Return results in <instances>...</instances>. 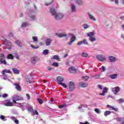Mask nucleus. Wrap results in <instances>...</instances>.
<instances>
[{
    "label": "nucleus",
    "mask_w": 124,
    "mask_h": 124,
    "mask_svg": "<svg viewBox=\"0 0 124 124\" xmlns=\"http://www.w3.org/2000/svg\"><path fill=\"white\" fill-rule=\"evenodd\" d=\"M13 102L16 105L17 107H19L21 108L22 111H24L25 109H27V104L26 103H17L16 101H18L19 100H24L23 97L18 95H14L12 97Z\"/></svg>",
    "instance_id": "1"
},
{
    "label": "nucleus",
    "mask_w": 124,
    "mask_h": 124,
    "mask_svg": "<svg viewBox=\"0 0 124 124\" xmlns=\"http://www.w3.org/2000/svg\"><path fill=\"white\" fill-rule=\"evenodd\" d=\"M50 12L53 16H55V19L57 20L62 19L64 16L63 14L62 13H57L54 8H51L50 9Z\"/></svg>",
    "instance_id": "2"
},
{
    "label": "nucleus",
    "mask_w": 124,
    "mask_h": 124,
    "mask_svg": "<svg viewBox=\"0 0 124 124\" xmlns=\"http://www.w3.org/2000/svg\"><path fill=\"white\" fill-rule=\"evenodd\" d=\"M4 44L6 46V48L8 50H10L12 48V44L11 43L10 41L4 39Z\"/></svg>",
    "instance_id": "3"
},
{
    "label": "nucleus",
    "mask_w": 124,
    "mask_h": 124,
    "mask_svg": "<svg viewBox=\"0 0 124 124\" xmlns=\"http://www.w3.org/2000/svg\"><path fill=\"white\" fill-rule=\"evenodd\" d=\"M2 103L5 106H13V102H11L10 99H6L2 101Z\"/></svg>",
    "instance_id": "4"
},
{
    "label": "nucleus",
    "mask_w": 124,
    "mask_h": 124,
    "mask_svg": "<svg viewBox=\"0 0 124 124\" xmlns=\"http://www.w3.org/2000/svg\"><path fill=\"white\" fill-rule=\"evenodd\" d=\"M38 61H39V58L37 56L33 57L31 59V62L32 64H35Z\"/></svg>",
    "instance_id": "5"
},
{
    "label": "nucleus",
    "mask_w": 124,
    "mask_h": 124,
    "mask_svg": "<svg viewBox=\"0 0 124 124\" xmlns=\"http://www.w3.org/2000/svg\"><path fill=\"white\" fill-rule=\"evenodd\" d=\"M96 58L99 61H101V62H104V61H106V57L103 55H97L96 56Z\"/></svg>",
    "instance_id": "6"
},
{
    "label": "nucleus",
    "mask_w": 124,
    "mask_h": 124,
    "mask_svg": "<svg viewBox=\"0 0 124 124\" xmlns=\"http://www.w3.org/2000/svg\"><path fill=\"white\" fill-rule=\"evenodd\" d=\"M0 63L2 64H6L7 62L5 61V56H4V55L1 54L0 56Z\"/></svg>",
    "instance_id": "7"
},
{
    "label": "nucleus",
    "mask_w": 124,
    "mask_h": 124,
    "mask_svg": "<svg viewBox=\"0 0 124 124\" xmlns=\"http://www.w3.org/2000/svg\"><path fill=\"white\" fill-rule=\"evenodd\" d=\"M120 87L118 86L111 88V91L113 92L114 94H117V93L120 92Z\"/></svg>",
    "instance_id": "8"
},
{
    "label": "nucleus",
    "mask_w": 124,
    "mask_h": 124,
    "mask_svg": "<svg viewBox=\"0 0 124 124\" xmlns=\"http://www.w3.org/2000/svg\"><path fill=\"white\" fill-rule=\"evenodd\" d=\"M70 36H71V41L68 43V44L71 45L76 40V37L73 34H70Z\"/></svg>",
    "instance_id": "9"
},
{
    "label": "nucleus",
    "mask_w": 124,
    "mask_h": 124,
    "mask_svg": "<svg viewBox=\"0 0 124 124\" xmlns=\"http://www.w3.org/2000/svg\"><path fill=\"white\" fill-rule=\"evenodd\" d=\"M75 90V85L74 83L72 81L69 82V90L71 92H73Z\"/></svg>",
    "instance_id": "10"
},
{
    "label": "nucleus",
    "mask_w": 124,
    "mask_h": 124,
    "mask_svg": "<svg viewBox=\"0 0 124 124\" xmlns=\"http://www.w3.org/2000/svg\"><path fill=\"white\" fill-rule=\"evenodd\" d=\"M71 11L73 13H75L77 11V8H76V5L73 3L71 4Z\"/></svg>",
    "instance_id": "11"
},
{
    "label": "nucleus",
    "mask_w": 124,
    "mask_h": 124,
    "mask_svg": "<svg viewBox=\"0 0 124 124\" xmlns=\"http://www.w3.org/2000/svg\"><path fill=\"white\" fill-rule=\"evenodd\" d=\"M75 2L79 6H83L84 5V1L82 0H75Z\"/></svg>",
    "instance_id": "12"
},
{
    "label": "nucleus",
    "mask_w": 124,
    "mask_h": 124,
    "mask_svg": "<svg viewBox=\"0 0 124 124\" xmlns=\"http://www.w3.org/2000/svg\"><path fill=\"white\" fill-rule=\"evenodd\" d=\"M52 40L50 38H47L45 41V44L46 46H49L52 43Z\"/></svg>",
    "instance_id": "13"
},
{
    "label": "nucleus",
    "mask_w": 124,
    "mask_h": 124,
    "mask_svg": "<svg viewBox=\"0 0 124 124\" xmlns=\"http://www.w3.org/2000/svg\"><path fill=\"white\" fill-rule=\"evenodd\" d=\"M15 85V88L18 91V92H21L22 88H21V86H20V84L17 83H16L14 84Z\"/></svg>",
    "instance_id": "14"
},
{
    "label": "nucleus",
    "mask_w": 124,
    "mask_h": 124,
    "mask_svg": "<svg viewBox=\"0 0 124 124\" xmlns=\"http://www.w3.org/2000/svg\"><path fill=\"white\" fill-rule=\"evenodd\" d=\"M108 60L111 62H115L117 61V58L113 56H108Z\"/></svg>",
    "instance_id": "15"
},
{
    "label": "nucleus",
    "mask_w": 124,
    "mask_h": 124,
    "mask_svg": "<svg viewBox=\"0 0 124 124\" xmlns=\"http://www.w3.org/2000/svg\"><path fill=\"white\" fill-rule=\"evenodd\" d=\"M107 91H108V89L106 87H104L103 89V93H100L99 95H102V96H104L105 95V93H107Z\"/></svg>",
    "instance_id": "16"
},
{
    "label": "nucleus",
    "mask_w": 124,
    "mask_h": 124,
    "mask_svg": "<svg viewBox=\"0 0 124 124\" xmlns=\"http://www.w3.org/2000/svg\"><path fill=\"white\" fill-rule=\"evenodd\" d=\"M56 36H58V37L62 38V37H64L65 36H67V34L66 33H56Z\"/></svg>",
    "instance_id": "17"
},
{
    "label": "nucleus",
    "mask_w": 124,
    "mask_h": 124,
    "mask_svg": "<svg viewBox=\"0 0 124 124\" xmlns=\"http://www.w3.org/2000/svg\"><path fill=\"white\" fill-rule=\"evenodd\" d=\"M13 72L15 74H20V70L16 68H12Z\"/></svg>",
    "instance_id": "18"
},
{
    "label": "nucleus",
    "mask_w": 124,
    "mask_h": 124,
    "mask_svg": "<svg viewBox=\"0 0 124 124\" xmlns=\"http://www.w3.org/2000/svg\"><path fill=\"white\" fill-rule=\"evenodd\" d=\"M70 73H76V69L74 67H71L69 68Z\"/></svg>",
    "instance_id": "19"
},
{
    "label": "nucleus",
    "mask_w": 124,
    "mask_h": 124,
    "mask_svg": "<svg viewBox=\"0 0 124 124\" xmlns=\"http://www.w3.org/2000/svg\"><path fill=\"white\" fill-rule=\"evenodd\" d=\"M79 87L81 88H86V87H88V83H84V82H80L79 83Z\"/></svg>",
    "instance_id": "20"
},
{
    "label": "nucleus",
    "mask_w": 124,
    "mask_h": 124,
    "mask_svg": "<svg viewBox=\"0 0 124 124\" xmlns=\"http://www.w3.org/2000/svg\"><path fill=\"white\" fill-rule=\"evenodd\" d=\"M32 80V77L30 75H28L26 77V81L28 83H31Z\"/></svg>",
    "instance_id": "21"
},
{
    "label": "nucleus",
    "mask_w": 124,
    "mask_h": 124,
    "mask_svg": "<svg viewBox=\"0 0 124 124\" xmlns=\"http://www.w3.org/2000/svg\"><path fill=\"white\" fill-rule=\"evenodd\" d=\"M109 78H110V79H117L118 78V74H114L111 75L109 76Z\"/></svg>",
    "instance_id": "22"
},
{
    "label": "nucleus",
    "mask_w": 124,
    "mask_h": 124,
    "mask_svg": "<svg viewBox=\"0 0 124 124\" xmlns=\"http://www.w3.org/2000/svg\"><path fill=\"white\" fill-rule=\"evenodd\" d=\"M88 15L90 18V19H91V20H92V21H96V19H95L94 18V16H93L92 14H90V13H88Z\"/></svg>",
    "instance_id": "23"
},
{
    "label": "nucleus",
    "mask_w": 124,
    "mask_h": 124,
    "mask_svg": "<svg viewBox=\"0 0 124 124\" xmlns=\"http://www.w3.org/2000/svg\"><path fill=\"white\" fill-rule=\"evenodd\" d=\"M15 42L16 44L18 45L19 47H23V44L19 40H16Z\"/></svg>",
    "instance_id": "24"
},
{
    "label": "nucleus",
    "mask_w": 124,
    "mask_h": 124,
    "mask_svg": "<svg viewBox=\"0 0 124 124\" xmlns=\"http://www.w3.org/2000/svg\"><path fill=\"white\" fill-rule=\"evenodd\" d=\"M57 80L59 82H63L64 78L62 77L59 76L57 78Z\"/></svg>",
    "instance_id": "25"
},
{
    "label": "nucleus",
    "mask_w": 124,
    "mask_h": 124,
    "mask_svg": "<svg viewBox=\"0 0 124 124\" xmlns=\"http://www.w3.org/2000/svg\"><path fill=\"white\" fill-rule=\"evenodd\" d=\"M94 34H95L94 32H89L87 33V36H89V37H93Z\"/></svg>",
    "instance_id": "26"
},
{
    "label": "nucleus",
    "mask_w": 124,
    "mask_h": 124,
    "mask_svg": "<svg viewBox=\"0 0 124 124\" xmlns=\"http://www.w3.org/2000/svg\"><path fill=\"white\" fill-rule=\"evenodd\" d=\"M107 107L108 108H111V110H113L114 111H115V112H117L118 109L117 108H115L111 106H110L109 105H107Z\"/></svg>",
    "instance_id": "27"
},
{
    "label": "nucleus",
    "mask_w": 124,
    "mask_h": 124,
    "mask_svg": "<svg viewBox=\"0 0 124 124\" xmlns=\"http://www.w3.org/2000/svg\"><path fill=\"white\" fill-rule=\"evenodd\" d=\"M2 79H3V80H8V81L10 82V79L8 78V77L6 75L2 74Z\"/></svg>",
    "instance_id": "28"
},
{
    "label": "nucleus",
    "mask_w": 124,
    "mask_h": 124,
    "mask_svg": "<svg viewBox=\"0 0 124 124\" xmlns=\"http://www.w3.org/2000/svg\"><path fill=\"white\" fill-rule=\"evenodd\" d=\"M29 17H30V20L31 21H34V20H35V19H36V17H35V16L33 15H30L29 16Z\"/></svg>",
    "instance_id": "29"
},
{
    "label": "nucleus",
    "mask_w": 124,
    "mask_h": 124,
    "mask_svg": "<svg viewBox=\"0 0 124 124\" xmlns=\"http://www.w3.org/2000/svg\"><path fill=\"white\" fill-rule=\"evenodd\" d=\"M58 83L59 84V85H61V86H62L63 88H67V86H66V84H65V83H64L59 82Z\"/></svg>",
    "instance_id": "30"
},
{
    "label": "nucleus",
    "mask_w": 124,
    "mask_h": 124,
    "mask_svg": "<svg viewBox=\"0 0 124 124\" xmlns=\"http://www.w3.org/2000/svg\"><path fill=\"white\" fill-rule=\"evenodd\" d=\"M5 73H11V71L10 70H4L2 71V74H5Z\"/></svg>",
    "instance_id": "31"
},
{
    "label": "nucleus",
    "mask_w": 124,
    "mask_h": 124,
    "mask_svg": "<svg viewBox=\"0 0 124 124\" xmlns=\"http://www.w3.org/2000/svg\"><path fill=\"white\" fill-rule=\"evenodd\" d=\"M28 26H29V23L27 22H23L21 24V28H25L26 27H28Z\"/></svg>",
    "instance_id": "32"
},
{
    "label": "nucleus",
    "mask_w": 124,
    "mask_h": 124,
    "mask_svg": "<svg viewBox=\"0 0 124 124\" xmlns=\"http://www.w3.org/2000/svg\"><path fill=\"white\" fill-rule=\"evenodd\" d=\"M89 40L91 41V42H93L96 40V38H95L94 37H90L89 38Z\"/></svg>",
    "instance_id": "33"
},
{
    "label": "nucleus",
    "mask_w": 124,
    "mask_h": 124,
    "mask_svg": "<svg viewBox=\"0 0 124 124\" xmlns=\"http://www.w3.org/2000/svg\"><path fill=\"white\" fill-rule=\"evenodd\" d=\"M42 54L43 55H45L46 56V55H48V54H49V50L48 49H45L43 51Z\"/></svg>",
    "instance_id": "34"
},
{
    "label": "nucleus",
    "mask_w": 124,
    "mask_h": 124,
    "mask_svg": "<svg viewBox=\"0 0 124 124\" xmlns=\"http://www.w3.org/2000/svg\"><path fill=\"white\" fill-rule=\"evenodd\" d=\"M110 114H111V111L109 110H107L104 112V116H105V117H107L108 115H110Z\"/></svg>",
    "instance_id": "35"
},
{
    "label": "nucleus",
    "mask_w": 124,
    "mask_h": 124,
    "mask_svg": "<svg viewBox=\"0 0 124 124\" xmlns=\"http://www.w3.org/2000/svg\"><path fill=\"white\" fill-rule=\"evenodd\" d=\"M53 60H57L59 61L60 60V57L58 55H54L52 56Z\"/></svg>",
    "instance_id": "36"
},
{
    "label": "nucleus",
    "mask_w": 124,
    "mask_h": 124,
    "mask_svg": "<svg viewBox=\"0 0 124 124\" xmlns=\"http://www.w3.org/2000/svg\"><path fill=\"white\" fill-rule=\"evenodd\" d=\"M82 79L83 81H88L90 79V78L88 76H84L82 77Z\"/></svg>",
    "instance_id": "37"
},
{
    "label": "nucleus",
    "mask_w": 124,
    "mask_h": 124,
    "mask_svg": "<svg viewBox=\"0 0 124 124\" xmlns=\"http://www.w3.org/2000/svg\"><path fill=\"white\" fill-rule=\"evenodd\" d=\"M82 44H84L85 45H89V42L87 39H84L82 40Z\"/></svg>",
    "instance_id": "38"
},
{
    "label": "nucleus",
    "mask_w": 124,
    "mask_h": 124,
    "mask_svg": "<svg viewBox=\"0 0 124 124\" xmlns=\"http://www.w3.org/2000/svg\"><path fill=\"white\" fill-rule=\"evenodd\" d=\"M32 39L34 41V42H36V41H38V37L36 36H33L32 37Z\"/></svg>",
    "instance_id": "39"
},
{
    "label": "nucleus",
    "mask_w": 124,
    "mask_h": 124,
    "mask_svg": "<svg viewBox=\"0 0 124 124\" xmlns=\"http://www.w3.org/2000/svg\"><path fill=\"white\" fill-rule=\"evenodd\" d=\"M83 29H84V30L89 29L90 28V26L87 24H84L83 25Z\"/></svg>",
    "instance_id": "40"
},
{
    "label": "nucleus",
    "mask_w": 124,
    "mask_h": 124,
    "mask_svg": "<svg viewBox=\"0 0 124 124\" xmlns=\"http://www.w3.org/2000/svg\"><path fill=\"white\" fill-rule=\"evenodd\" d=\"M81 56L83 57V58H86V57H88V53H85V52H83L81 54Z\"/></svg>",
    "instance_id": "41"
},
{
    "label": "nucleus",
    "mask_w": 124,
    "mask_h": 124,
    "mask_svg": "<svg viewBox=\"0 0 124 124\" xmlns=\"http://www.w3.org/2000/svg\"><path fill=\"white\" fill-rule=\"evenodd\" d=\"M52 66H55V67H58L59 66V63L58 62H53L52 64Z\"/></svg>",
    "instance_id": "42"
},
{
    "label": "nucleus",
    "mask_w": 124,
    "mask_h": 124,
    "mask_svg": "<svg viewBox=\"0 0 124 124\" xmlns=\"http://www.w3.org/2000/svg\"><path fill=\"white\" fill-rule=\"evenodd\" d=\"M30 47H31L33 49H38V48H39V46H33L32 45H30Z\"/></svg>",
    "instance_id": "43"
},
{
    "label": "nucleus",
    "mask_w": 124,
    "mask_h": 124,
    "mask_svg": "<svg viewBox=\"0 0 124 124\" xmlns=\"http://www.w3.org/2000/svg\"><path fill=\"white\" fill-rule=\"evenodd\" d=\"M94 111L97 114H100V109H99V108H95L94 109Z\"/></svg>",
    "instance_id": "44"
},
{
    "label": "nucleus",
    "mask_w": 124,
    "mask_h": 124,
    "mask_svg": "<svg viewBox=\"0 0 124 124\" xmlns=\"http://www.w3.org/2000/svg\"><path fill=\"white\" fill-rule=\"evenodd\" d=\"M8 59H9L10 60H13V55L12 54H9L8 55Z\"/></svg>",
    "instance_id": "45"
},
{
    "label": "nucleus",
    "mask_w": 124,
    "mask_h": 124,
    "mask_svg": "<svg viewBox=\"0 0 124 124\" xmlns=\"http://www.w3.org/2000/svg\"><path fill=\"white\" fill-rule=\"evenodd\" d=\"M2 97H3V98H5L6 97H8V94H6V93H4L2 95Z\"/></svg>",
    "instance_id": "46"
},
{
    "label": "nucleus",
    "mask_w": 124,
    "mask_h": 124,
    "mask_svg": "<svg viewBox=\"0 0 124 124\" xmlns=\"http://www.w3.org/2000/svg\"><path fill=\"white\" fill-rule=\"evenodd\" d=\"M116 121L117 122H122V121H123V118H122L121 117H117L116 118Z\"/></svg>",
    "instance_id": "47"
},
{
    "label": "nucleus",
    "mask_w": 124,
    "mask_h": 124,
    "mask_svg": "<svg viewBox=\"0 0 124 124\" xmlns=\"http://www.w3.org/2000/svg\"><path fill=\"white\" fill-rule=\"evenodd\" d=\"M32 113L34 114V115H37V116H38V112H37V111L35 110H34L33 109V111H32Z\"/></svg>",
    "instance_id": "48"
},
{
    "label": "nucleus",
    "mask_w": 124,
    "mask_h": 124,
    "mask_svg": "<svg viewBox=\"0 0 124 124\" xmlns=\"http://www.w3.org/2000/svg\"><path fill=\"white\" fill-rule=\"evenodd\" d=\"M38 102H39V104H42L43 103V101L42 99L38 98Z\"/></svg>",
    "instance_id": "49"
},
{
    "label": "nucleus",
    "mask_w": 124,
    "mask_h": 124,
    "mask_svg": "<svg viewBox=\"0 0 124 124\" xmlns=\"http://www.w3.org/2000/svg\"><path fill=\"white\" fill-rule=\"evenodd\" d=\"M118 102H119V103H123V102H124V100L123 98H121V99H119L118 100Z\"/></svg>",
    "instance_id": "50"
},
{
    "label": "nucleus",
    "mask_w": 124,
    "mask_h": 124,
    "mask_svg": "<svg viewBox=\"0 0 124 124\" xmlns=\"http://www.w3.org/2000/svg\"><path fill=\"white\" fill-rule=\"evenodd\" d=\"M0 119L1 120H2V121H5V117L3 115H0Z\"/></svg>",
    "instance_id": "51"
},
{
    "label": "nucleus",
    "mask_w": 124,
    "mask_h": 124,
    "mask_svg": "<svg viewBox=\"0 0 124 124\" xmlns=\"http://www.w3.org/2000/svg\"><path fill=\"white\" fill-rule=\"evenodd\" d=\"M28 111H30V112H31V113H32V111H33V109H32V108H27Z\"/></svg>",
    "instance_id": "52"
},
{
    "label": "nucleus",
    "mask_w": 124,
    "mask_h": 124,
    "mask_svg": "<svg viewBox=\"0 0 124 124\" xmlns=\"http://www.w3.org/2000/svg\"><path fill=\"white\" fill-rule=\"evenodd\" d=\"M64 107H66V104H63V105L60 106L59 107V108H60V109H62V108H63Z\"/></svg>",
    "instance_id": "53"
},
{
    "label": "nucleus",
    "mask_w": 124,
    "mask_h": 124,
    "mask_svg": "<svg viewBox=\"0 0 124 124\" xmlns=\"http://www.w3.org/2000/svg\"><path fill=\"white\" fill-rule=\"evenodd\" d=\"M26 97L27 98L28 100L31 99V96L29 94H26Z\"/></svg>",
    "instance_id": "54"
},
{
    "label": "nucleus",
    "mask_w": 124,
    "mask_h": 124,
    "mask_svg": "<svg viewBox=\"0 0 124 124\" xmlns=\"http://www.w3.org/2000/svg\"><path fill=\"white\" fill-rule=\"evenodd\" d=\"M101 69H102V71H103V72H104V71H105V70H106L105 67L104 66H102Z\"/></svg>",
    "instance_id": "55"
},
{
    "label": "nucleus",
    "mask_w": 124,
    "mask_h": 124,
    "mask_svg": "<svg viewBox=\"0 0 124 124\" xmlns=\"http://www.w3.org/2000/svg\"><path fill=\"white\" fill-rule=\"evenodd\" d=\"M9 36L10 37H13V36H14L13 33L12 32L9 33Z\"/></svg>",
    "instance_id": "56"
},
{
    "label": "nucleus",
    "mask_w": 124,
    "mask_h": 124,
    "mask_svg": "<svg viewBox=\"0 0 124 124\" xmlns=\"http://www.w3.org/2000/svg\"><path fill=\"white\" fill-rule=\"evenodd\" d=\"M47 70L50 71V70H52L53 69V68L51 66H48L47 67Z\"/></svg>",
    "instance_id": "57"
},
{
    "label": "nucleus",
    "mask_w": 124,
    "mask_h": 124,
    "mask_svg": "<svg viewBox=\"0 0 124 124\" xmlns=\"http://www.w3.org/2000/svg\"><path fill=\"white\" fill-rule=\"evenodd\" d=\"M15 58L16 59H17V60H19V55H18V54H15Z\"/></svg>",
    "instance_id": "58"
},
{
    "label": "nucleus",
    "mask_w": 124,
    "mask_h": 124,
    "mask_svg": "<svg viewBox=\"0 0 124 124\" xmlns=\"http://www.w3.org/2000/svg\"><path fill=\"white\" fill-rule=\"evenodd\" d=\"M82 44H83V42L82 41H80V42H78V45H82Z\"/></svg>",
    "instance_id": "59"
},
{
    "label": "nucleus",
    "mask_w": 124,
    "mask_h": 124,
    "mask_svg": "<svg viewBox=\"0 0 124 124\" xmlns=\"http://www.w3.org/2000/svg\"><path fill=\"white\" fill-rule=\"evenodd\" d=\"M84 106H85L84 105H80V106H79V107H78V109H82V108H83V107H84Z\"/></svg>",
    "instance_id": "60"
},
{
    "label": "nucleus",
    "mask_w": 124,
    "mask_h": 124,
    "mask_svg": "<svg viewBox=\"0 0 124 124\" xmlns=\"http://www.w3.org/2000/svg\"><path fill=\"white\" fill-rule=\"evenodd\" d=\"M11 119H12V120H13V121H14V122H15L16 119V118H15V117H13V116H12V117H11Z\"/></svg>",
    "instance_id": "61"
},
{
    "label": "nucleus",
    "mask_w": 124,
    "mask_h": 124,
    "mask_svg": "<svg viewBox=\"0 0 124 124\" xmlns=\"http://www.w3.org/2000/svg\"><path fill=\"white\" fill-rule=\"evenodd\" d=\"M115 3L116 4H119V0H114Z\"/></svg>",
    "instance_id": "62"
},
{
    "label": "nucleus",
    "mask_w": 124,
    "mask_h": 124,
    "mask_svg": "<svg viewBox=\"0 0 124 124\" xmlns=\"http://www.w3.org/2000/svg\"><path fill=\"white\" fill-rule=\"evenodd\" d=\"M80 124H89L88 122H86L85 123H80Z\"/></svg>",
    "instance_id": "63"
},
{
    "label": "nucleus",
    "mask_w": 124,
    "mask_h": 124,
    "mask_svg": "<svg viewBox=\"0 0 124 124\" xmlns=\"http://www.w3.org/2000/svg\"><path fill=\"white\" fill-rule=\"evenodd\" d=\"M98 87L99 89H100V90H102V86L98 85Z\"/></svg>",
    "instance_id": "64"
}]
</instances>
